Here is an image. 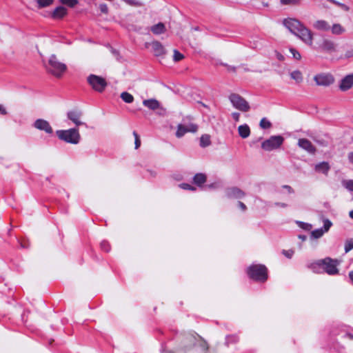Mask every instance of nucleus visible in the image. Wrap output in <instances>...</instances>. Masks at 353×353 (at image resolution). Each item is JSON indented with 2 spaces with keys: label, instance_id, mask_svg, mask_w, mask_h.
Returning <instances> with one entry per match:
<instances>
[{
  "label": "nucleus",
  "instance_id": "obj_1",
  "mask_svg": "<svg viewBox=\"0 0 353 353\" xmlns=\"http://www.w3.org/2000/svg\"><path fill=\"white\" fill-rule=\"evenodd\" d=\"M283 24L290 32L298 37L305 44L310 46L312 45L313 34L312 31L300 21L294 18H288L283 21Z\"/></svg>",
  "mask_w": 353,
  "mask_h": 353
},
{
  "label": "nucleus",
  "instance_id": "obj_2",
  "mask_svg": "<svg viewBox=\"0 0 353 353\" xmlns=\"http://www.w3.org/2000/svg\"><path fill=\"white\" fill-rule=\"evenodd\" d=\"M338 265L339 261L337 259L326 257L312 263L308 265V268L314 273L321 274L325 272L329 275H336L339 274Z\"/></svg>",
  "mask_w": 353,
  "mask_h": 353
},
{
  "label": "nucleus",
  "instance_id": "obj_3",
  "mask_svg": "<svg viewBox=\"0 0 353 353\" xmlns=\"http://www.w3.org/2000/svg\"><path fill=\"white\" fill-rule=\"evenodd\" d=\"M44 67L48 73L57 78L61 77L67 70L66 65L60 62L55 54L50 57L48 63H44Z\"/></svg>",
  "mask_w": 353,
  "mask_h": 353
},
{
  "label": "nucleus",
  "instance_id": "obj_4",
  "mask_svg": "<svg viewBox=\"0 0 353 353\" xmlns=\"http://www.w3.org/2000/svg\"><path fill=\"white\" fill-rule=\"evenodd\" d=\"M249 277L256 281L265 282L268 278V269L262 264H253L248 268Z\"/></svg>",
  "mask_w": 353,
  "mask_h": 353
},
{
  "label": "nucleus",
  "instance_id": "obj_5",
  "mask_svg": "<svg viewBox=\"0 0 353 353\" xmlns=\"http://www.w3.org/2000/svg\"><path fill=\"white\" fill-rule=\"evenodd\" d=\"M57 137L65 143L77 144L81 140V135L78 128H73L69 130H59L56 131Z\"/></svg>",
  "mask_w": 353,
  "mask_h": 353
},
{
  "label": "nucleus",
  "instance_id": "obj_6",
  "mask_svg": "<svg viewBox=\"0 0 353 353\" xmlns=\"http://www.w3.org/2000/svg\"><path fill=\"white\" fill-rule=\"evenodd\" d=\"M87 81L92 88L99 93L103 92L108 85L106 80L95 74H90L87 77Z\"/></svg>",
  "mask_w": 353,
  "mask_h": 353
},
{
  "label": "nucleus",
  "instance_id": "obj_7",
  "mask_svg": "<svg viewBox=\"0 0 353 353\" xmlns=\"http://www.w3.org/2000/svg\"><path fill=\"white\" fill-rule=\"evenodd\" d=\"M284 138L281 135L271 136L261 143V148L265 151L276 150L283 143Z\"/></svg>",
  "mask_w": 353,
  "mask_h": 353
},
{
  "label": "nucleus",
  "instance_id": "obj_8",
  "mask_svg": "<svg viewBox=\"0 0 353 353\" xmlns=\"http://www.w3.org/2000/svg\"><path fill=\"white\" fill-rule=\"evenodd\" d=\"M229 99L233 106L240 111L248 112L250 109L248 102L239 94H231L229 96Z\"/></svg>",
  "mask_w": 353,
  "mask_h": 353
},
{
  "label": "nucleus",
  "instance_id": "obj_9",
  "mask_svg": "<svg viewBox=\"0 0 353 353\" xmlns=\"http://www.w3.org/2000/svg\"><path fill=\"white\" fill-rule=\"evenodd\" d=\"M337 45L332 41L327 39H323L318 44L316 50L327 53H332L336 50Z\"/></svg>",
  "mask_w": 353,
  "mask_h": 353
},
{
  "label": "nucleus",
  "instance_id": "obj_10",
  "mask_svg": "<svg viewBox=\"0 0 353 353\" xmlns=\"http://www.w3.org/2000/svg\"><path fill=\"white\" fill-rule=\"evenodd\" d=\"M318 85L329 86L334 82L333 76L330 74H319L314 77Z\"/></svg>",
  "mask_w": 353,
  "mask_h": 353
},
{
  "label": "nucleus",
  "instance_id": "obj_11",
  "mask_svg": "<svg viewBox=\"0 0 353 353\" xmlns=\"http://www.w3.org/2000/svg\"><path fill=\"white\" fill-rule=\"evenodd\" d=\"M82 115H83V113L81 110H74L68 112L67 118L69 120L72 121L77 125V128L79 125H85L86 126L85 123L80 121V119L81 118Z\"/></svg>",
  "mask_w": 353,
  "mask_h": 353
},
{
  "label": "nucleus",
  "instance_id": "obj_12",
  "mask_svg": "<svg viewBox=\"0 0 353 353\" xmlns=\"http://www.w3.org/2000/svg\"><path fill=\"white\" fill-rule=\"evenodd\" d=\"M33 126L39 130H43L46 132L47 134H52L53 132L52 128L50 125L49 122L42 119H37L34 122Z\"/></svg>",
  "mask_w": 353,
  "mask_h": 353
},
{
  "label": "nucleus",
  "instance_id": "obj_13",
  "mask_svg": "<svg viewBox=\"0 0 353 353\" xmlns=\"http://www.w3.org/2000/svg\"><path fill=\"white\" fill-rule=\"evenodd\" d=\"M225 194L229 199H242L245 196V193L237 187L228 188L225 190Z\"/></svg>",
  "mask_w": 353,
  "mask_h": 353
},
{
  "label": "nucleus",
  "instance_id": "obj_14",
  "mask_svg": "<svg viewBox=\"0 0 353 353\" xmlns=\"http://www.w3.org/2000/svg\"><path fill=\"white\" fill-rule=\"evenodd\" d=\"M68 14V9L62 6H57L49 13V16L54 20H61Z\"/></svg>",
  "mask_w": 353,
  "mask_h": 353
},
{
  "label": "nucleus",
  "instance_id": "obj_15",
  "mask_svg": "<svg viewBox=\"0 0 353 353\" xmlns=\"http://www.w3.org/2000/svg\"><path fill=\"white\" fill-rule=\"evenodd\" d=\"M298 145L312 154H314L316 151L315 146L307 139H299L298 141Z\"/></svg>",
  "mask_w": 353,
  "mask_h": 353
},
{
  "label": "nucleus",
  "instance_id": "obj_16",
  "mask_svg": "<svg viewBox=\"0 0 353 353\" xmlns=\"http://www.w3.org/2000/svg\"><path fill=\"white\" fill-rule=\"evenodd\" d=\"M353 86V73L345 76L341 80L339 88L341 91H347Z\"/></svg>",
  "mask_w": 353,
  "mask_h": 353
},
{
  "label": "nucleus",
  "instance_id": "obj_17",
  "mask_svg": "<svg viewBox=\"0 0 353 353\" xmlns=\"http://www.w3.org/2000/svg\"><path fill=\"white\" fill-rule=\"evenodd\" d=\"M199 337V339L201 341V348L205 351L207 352L208 350L209 346L205 340L203 339L201 336H199L198 334L195 333V334H189L187 336V339H188L190 342V345L192 346L195 345L196 341V337Z\"/></svg>",
  "mask_w": 353,
  "mask_h": 353
},
{
  "label": "nucleus",
  "instance_id": "obj_18",
  "mask_svg": "<svg viewBox=\"0 0 353 353\" xmlns=\"http://www.w3.org/2000/svg\"><path fill=\"white\" fill-rule=\"evenodd\" d=\"M146 45H149V43H147ZM150 46H152L153 52L154 55L157 57L163 55L165 53V50L163 46L158 41H154L152 42L151 43H150Z\"/></svg>",
  "mask_w": 353,
  "mask_h": 353
},
{
  "label": "nucleus",
  "instance_id": "obj_19",
  "mask_svg": "<svg viewBox=\"0 0 353 353\" xmlns=\"http://www.w3.org/2000/svg\"><path fill=\"white\" fill-rule=\"evenodd\" d=\"M143 104L151 110H156L161 106L160 103L155 99H145L143 101Z\"/></svg>",
  "mask_w": 353,
  "mask_h": 353
},
{
  "label": "nucleus",
  "instance_id": "obj_20",
  "mask_svg": "<svg viewBox=\"0 0 353 353\" xmlns=\"http://www.w3.org/2000/svg\"><path fill=\"white\" fill-rule=\"evenodd\" d=\"M330 169V166L329 163L325 161L316 164L314 168L316 172L323 173L325 175H327Z\"/></svg>",
  "mask_w": 353,
  "mask_h": 353
},
{
  "label": "nucleus",
  "instance_id": "obj_21",
  "mask_svg": "<svg viewBox=\"0 0 353 353\" xmlns=\"http://www.w3.org/2000/svg\"><path fill=\"white\" fill-rule=\"evenodd\" d=\"M207 181V176L203 173H197L193 177V183L199 187H201Z\"/></svg>",
  "mask_w": 353,
  "mask_h": 353
},
{
  "label": "nucleus",
  "instance_id": "obj_22",
  "mask_svg": "<svg viewBox=\"0 0 353 353\" xmlns=\"http://www.w3.org/2000/svg\"><path fill=\"white\" fill-rule=\"evenodd\" d=\"M150 30L154 34H161L165 32V26L163 23L159 22L150 28Z\"/></svg>",
  "mask_w": 353,
  "mask_h": 353
},
{
  "label": "nucleus",
  "instance_id": "obj_23",
  "mask_svg": "<svg viewBox=\"0 0 353 353\" xmlns=\"http://www.w3.org/2000/svg\"><path fill=\"white\" fill-rule=\"evenodd\" d=\"M238 132L239 136L245 139L248 137L250 134V127L247 124L241 125L239 126L238 128Z\"/></svg>",
  "mask_w": 353,
  "mask_h": 353
},
{
  "label": "nucleus",
  "instance_id": "obj_24",
  "mask_svg": "<svg viewBox=\"0 0 353 353\" xmlns=\"http://www.w3.org/2000/svg\"><path fill=\"white\" fill-rule=\"evenodd\" d=\"M313 26L314 28L319 30H328L330 29V26L328 23L324 20L316 21L314 23Z\"/></svg>",
  "mask_w": 353,
  "mask_h": 353
},
{
  "label": "nucleus",
  "instance_id": "obj_25",
  "mask_svg": "<svg viewBox=\"0 0 353 353\" xmlns=\"http://www.w3.org/2000/svg\"><path fill=\"white\" fill-rule=\"evenodd\" d=\"M345 30L339 23H335L332 27V32L334 34L340 35L345 32Z\"/></svg>",
  "mask_w": 353,
  "mask_h": 353
},
{
  "label": "nucleus",
  "instance_id": "obj_26",
  "mask_svg": "<svg viewBox=\"0 0 353 353\" xmlns=\"http://www.w3.org/2000/svg\"><path fill=\"white\" fill-rule=\"evenodd\" d=\"M211 144L210 137L208 134H203L200 139V145L205 148Z\"/></svg>",
  "mask_w": 353,
  "mask_h": 353
},
{
  "label": "nucleus",
  "instance_id": "obj_27",
  "mask_svg": "<svg viewBox=\"0 0 353 353\" xmlns=\"http://www.w3.org/2000/svg\"><path fill=\"white\" fill-rule=\"evenodd\" d=\"M120 97L121 99L127 103H131L134 101V97L128 92H123Z\"/></svg>",
  "mask_w": 353,
  "mask_h": 353
},
{
  "label": "nucleus",
  "instance_id": "obj_28",
  "mask_svg": "<svg viewBox=\"0 0 353 353\" xmlns=\"http://www.w3.org/2000/svg\"><path fill=\"white\" fill-rule=\"evenodd\" d=\"M37 3L38 8H43L52 5L54 0H34Z\"/></svg>",
  "mask_w": 353,
  "mask_h": 353
},
{
  "label": "nucleus",
  "instance_id": "obj_29",
  "mask_svg": "<svg viewBox=\"0 0 353 353\" xmlns=\"http://www.w3.org/2000/svg\"><path fill=\"white\" fill-rule=\"evenodd\" d=\"M186 132H188V130L186 126L179 124L177 126V130L176 132V136L178 138L182 137Z\"/></svg>",
  "mask_w": 353,
  "mask_h": 353
},
{
  "label": "nucleus",
  "instance_id": "obj_30",
  "mask_svg": "<svg viewBox=\"0 0 353 353\" xmlns=\"http://www.w3.org/2000/svg\"><path fill=\"white\" fill-rule=\"evenodd\" d=\"M290 77L295 80L296 83H301L303 81V76L299 70H295L290 73Z\"/></svg>",
  "mask_w": 353,
  "mask_h": 353
},
{
  "label": "nucleus",
  "instance_id": "obj_31",
  "mask_svg": "<svg viewBox=\"0 0 353 353\" xmlns=\"http://www.w3.org/2000/svg\"><path fill=\"white\" fill-rule=\"evenodd\" d=\"M324 233L325 232L323 231V228L314 230L311 232V238L319 239L323 235Z\"/></svg>",
  "mask_w": 353,
  "mask_h": 353
},
{
  "label": "nucleus",
  "instance_id": "obj_32",
  "mask_svg": "<svg viewBox=\"0 0 353 353\" xmlns=\"http://www.w3.org/2000/svg\"><path fill=\"white\" fill-rule=\"evenodd\" d=\"M60 3L63 5L67 6L70 8H74L78 4L77 0H59Z\"/></svg>",
  "mask_w": 353,
  "mask_h": 353
},
{
  "label": "nucleus",
  "instance_id": "obj_33",
  "mask_svg": "<svg viewBox=\"0 0 353 353\" xmlns=\"http://www.w3.org/2000/svg\"><path fill=\"white\" fill-rule=\"evenodd\" d=\"M342 185L343 187H345L347 190H348L350 192H353V180H343L342 181Z\"/></svg>",
  "mask_w": 353,
  "mask_h": 353
},
{
  "label": "nucleus",
  "instance_id": "obj_34",
  "mask_svg": "<svg viewBox=\"0 0 353 353\" xmlns=\"http://www.w3.org/2000/svg\"><path fill=\"white\" fill-rule=\"evenodd\" d=\"M259 125L263 129H268L272 127V123L266 118H263L260 121Z\"/></svg>",
  "mask_w": 353,
  "mask_h": 353
},
{
  "label": "nucleus",
  "instance_id": "obj_35",
  "mask_svg": "<svg viewBox=\"0 0 353 353\" xmlns=\"http://www.w3.org/2000/svg\"><path fill=\"white\" fill-rule=\"evenodd\" d=\"M353 249V239H349L345 243V252L347 253Z\"/></svg>",
  "mask_w": 353,
  "mask_h": 353
},
{
  "label": "nucleus",
  "instance_id": "obj_36",
  "mask_svg": "<svg viewBox=\"0 0 353 353\" xmlns=\"http://www.w3.org/2000/svg\"><path fill=\"white\" fill-rule=\"evenodd\" d=\"M238 341L239 338L235 335L228 336L225 340V345L228 346L230 343H235Z\"/></svg>",
  "mask_w": 353,
  "mask_h": 353
},
{
  "label": "nucleus",
  "instance_id": "obj_37",
  "mask_svg": "<svg viewBox=\"0 0 353 353\" xmlns=\"http://www.w3.org/2000/svg\"><path fill=\"white\" fill-rule=\"evenodd\" d=\"M281 4L289 5V6H296L299 5L301 0H280Z\"/></svg>",
  "mask_w": 353,
  "mask_h": 353
},
{
  "label": "nucleus",
  "instance_id": "obj_38",
  "mask_svg": "<svg viewBox=\"0 0 353 353\" xmlns=\"http://www.w3.org/2000/svg\"><path fill=\"white\" fill-rule=\"evenodd\" d=\"M183 58V54H182L179 51H178L177 50H174L173 59L174 61H179L182 60Z\"/></svg>",
  "mask_w": 353,
  "mask_h": 353
},
{
  "label": "nucleus",
  "instance_id": "obj_39",
  "mask_svg": "<svg viewBox=\"0 0 353 353\" xmlns=\"http://www.w3.org/2000/svg\"><path fill=\"white\" fill-rule=\"evenodd\" d=\"M332 225V222L329 219H325L323 220V228H322L323 229V231L326 232L330 230Z\"/></svg>",
  "mask_w": 353,
  "mask_h": 353
},
{
  "label": "nucleus",
  "instance_id": "obj_40",
  "mask_svg": "<svg viewBox=\"0 0 353 353\" xmlns=\"http://www.w3.org/2000/svg\"><path fill=\"white\" fill-rule=\"evenodd\" d=\"M133 135L134 137V144H135V149H138L141 145V140L139 138V134L136 131L133 132Z\"/></svg>",
  "mask_w": 353,
  "mask_h": 353
},
{
  "label": "nucleus",
  "instance_id": "obj_41",
  "mask_svg": "<svg viewBox=\"0 0 353 353\" xmlns=\"http://www.w3.org/2000/svg\"><path fill=\"white\" fill-rule=\"evenodd\" d=\"M179 187L184 190H188L191 191H195L196 188L188 183H183L179 185Z\"/></svg>",
  "mask_w": 353,
  "mask_h": 353
},
{
  "label": "nucleus",
  "instance_id": "obj_42",
  "mask_svg": "<svg viewBox=\"0 0 353 353\" xmlns=\"http://www.w3.org/2000/svg\"><path fill=\"white\" fill-rule=\"evenodd\" d=\"M297 223H298V225H299L300 228H301L302 229H303L305 230H310L312 228V225L311 224H309V223H304V222H301V221H297Z\"/></svg>",
  "mask_w": 353,
  "mask_h": 353
},
{
  "label": "nucleus",
  "instance_id": "obj_43",
  "mask_svg": "<svg viewBox=\"0 0 353 353\" xmlns=\"http://www.w3.org/2000/svg\"><path fill=\"white\" fill-rule=\"evenodd\" d=\"M101 248L105 252H109L110 250V245L106 241H103L101 243Z\"/></svg>",
  "mask_w": 353,
  "mask_h": 353
},
{
  "label": "nucleus",
  "instance_id": "obj_44",
  "mask_svg": "<svg viewBox=\"0 0 353 353\" xmlns=\"http://www.w3.org/2000/svg\"><path fill=\"white\" fill-rule=\"evenodd\" d=\"M290 52L292 54L294 59L300 60L301 58V54L294 48L290 49Z\"/></svg>",
  "mask_w": 353,
  "mask_h": 353
},
{
  "label": "nucleus",
  "instance_id": "obj_45",
  "mask_svg": "<svg viewBox=\"0 0 353 353\" xmlns=\"http://www.w3.org/2000/svg\"><path fill=\"white\" fill-rule=\"evenodd\" d=\"M99 10L101 13H103L105 14H108V12H109L108 7L105 3H101L99 5Z\"/></svg>",
  "mask_w": 353,
  "mask_h": 353
},
{
  "label": "nucleus",
  "instance_id": "obj_46",
  "mask_svg": "<svg viewBox=\"0 0 353 353\" xmlns=\"http://www.w3.org/2000/svg\"><path fill=\"white\" fill-rule=\"evenodd\" d=\"M336 6H339V8H341L342 10H343L345 12H348L350 10V7L344 3H340L339 1H336V3H335Z\"/></svg>",
  "mask_w": 353,
  "mask_h": 353
},
{
  "label": "nucleus",
  "instance_id": "obj_47",
  "mask_svg": "<svg viewBox=\"0 0 353 353\" xmlns=\"http://www.w3.org/2000/svg\"><path fill=\"white\" fill-rule=\"evenodd\" d=\"M283 254H284L287 258L291 259L294 253V250H283L282 251Z\"/></svg>",
  "mask_w": 353,
  "mask_h": 353
},
{
  "label": "nucleus",
  "instance_id": "obj_48",
  "mask_svg": "<svg viewBox=\"0 0 353 353\" xmlns=\"http://www.w3.org/2000/svg\"><path fill=\"white\" fill-rule=\"evenodd\" d=\"M188 132H196L198 130V126L196 124L191 123L189 126L186 127Z\"/></svg>",
  "mask_w": 353,
  "mask_h": 353
},
{
  "label": "nucleus",
  "instance_id": "obj_49",
  "mask_svg": "<svg viewBox=\"0 0 353 353\" xmlns=\"http://www.w3.org/2000/svg\"><path fill=\"white\" fill-rule=\"evenodd\" d=\"M219 183H212L211 184H208L205 188L208 189H215L219 188Z\"/></svg>",
  "mask_w": 353,
  "mask_h": 353
},
{
  "label": "nucleus",
  "instance_id": "obj_50",
  "mask_svg": "<svg viewBox=\"0 0 353 353\" xmlns=\"http://www.w3.org/2000/svg\"><path fill=\"white\" fill-rule=\"evenodd\" d=\"M283 188L286 189L287 191L290 193V194H292L294 192V190H293V188L290 186V185H284L283 186Z\"/></svg>",
  "mask_w": 353,
  "mask_h": 353
},
{
  "label": "nucleus",
  "instance_id": "obj_51",
  "mask_svg": "<svg viewBox=\"0 0 353 353\" xmlns=\"http://www.w3.org/2000/svg\"><path fill=\"white\" fill-rule=\"evenodd\" d=\"M276 58L281 61H283L285 59L284 56L277 51H276Z\"/></svg>",
  "mask_w": 353,
  "mask_h": 353
},
{
  "label": "nucleus",
  "instance_id": "obj_52",
  "mask_svg": "<svg viewBox=\"0 0 353 353\" xmlns=\"http://www.w3.org/2000/svg\"><path fill=\"white\" fill-rule=\"evenodd\" d=\"M232 118L236 121H239L240 118V114L239 112H233L232 114Z\"/></svg>",
  "mask_w": 353,
  "mask_h": 353
},
{
  "label": "nucleus",
  "instance_id": "obj_53",
  "mask_svg": "<svg viewBox=\"0 0 353 353\" xmlns=\"http://www.w3.org/2000/svg\"><path fill=\"white\" fill-rule=\"evenodd\" d=\"M238 205L243 211H245L247 210L246 205L241 201L238 202Z\"/></svg>",
  "mask_w": 353,
  "mask_h": 353
},
{
  "label": "nucleus",
  "instance_id": "obj_54",
  "mask_svg": "<svg viewBox=\"0 0 353 353\" xmlns=\"http://www.w3.org/2000/svg\"><path fill=\"white\" fill-rule=\"evenodd\" d=\"M0 113L2 114V115H6L8 114V112L7 110L5 109V108H3V106L2 105L0 104Z\"/></svg>",
  "mask_w": 353,
  "mask_h": 353
},
{
  "label": "nucleus",
  "instance_id": "obj_55",
  "mask_svg": "<svg viewBox=\"0 0 353 353\" xmlns=\"http://www.w3.org/2000/svg\"><path fill=\"white\" fill-rule=\"evenodd\" d=\"M345 56L346 58L352 57H353V50L347 51Z\"/></svg>",
  "mask_w": 353,
  "mask_h": 353
},
{
  "label": "nucleus",
  "instance_id": "obj_56",
  "mask_svg": "<svg viewBox=\"0 0 353 353\" xmlns=\"http://www.w3.org/2000/svg\"><path fill=\"white\" fill-rule=\"evenodd\" d=\"M274 205L276 206H279V207H281V208H286L288 206V205L285 203H281V202H276L274 203Z\"/></svg>",
  "mask_w": 353,
  "mask_h": 353
},
{
  "label": "nucleus",
  "instance_id": "obj_57",
  "mask_svg": "<svg viewBox=\"0 0 353 353\" xmlns=\"http://www.w3.org/2000/svg\"><path fill=\"white\" fill-rule=\"evenodd\" d=\"M348 159L351 163H353V152H350L348 154Z\"/></svg>",
  "mask_w": 353,
  "mask_h": 353
},
{
  "label": "nucleus",
  "instance_id": "obj_58",
  "mask_svg": "<svg viewBox=\"0 0 353 353\" xmlns=\"http://www.w3.org/2000/svg\"><path fill=\"white\" fill-rule=\"evenodd\" d=\"M227 67H228V70L229 71H232V72H235L236 71V68L234 67V66H230V65H225Z\"/></svg>",
  "mask_w": 353,
  "mask_h": 353
},
{
  "label": "nucleus",
  "instance_id": "obj_59",
  "mask_svg": "<svg viewBox=\"0 0 353 353\" xmlns=\"http://www.w3.org/2000/svg\"><path fill=\"white\" fill-rule=\"evenodd\" d=\"M112 54H113L114 56H116V57H117V59H118V57H119V52H118L117 50H115V49H112Z\"/></svg>",
  "mask_w": 353,
  "mask_h": 353
},
{
  "label": "nucleus",
  "instance_id": "obj_60",
  "mask_svg": "<svg viewBox=\"0 0 353 353\" xmlns=\"http://www.w3.org/2000/svg\"><path fill=\"white\" fill-rule=\"evenodd\" d=\"M345 336L349 338L350 340H353V334L351 333H346L345 334Z\"/></svg>",
  "mask_w": 353,
  "mask_h": 353
},
{
  "label": "nucleus",
  "instance_id": "obj_61",
  "mask_svg": "<svg viewBox=\"0 0 353 353\" xmlns=\"http://www.w3.org/2000/svg\"><path fill=\"white\" fill-rule=\"evenodd\" d=\"M349 277H350V279L352 283L353 284V270L350 272Z\"/></svg>",
  "mask_w": 353,
  "mask_h": 353
},
{
  "label": "nucleus",
  "instance_id": "obj_62",
  "mask_svg": "<svg viewBox=\"0 0 353 353\" xmlns=\"http://www.w3.org/2000/svg\"><path fill=\"white\" fill-rule=\"evenodd\" d=\"M299 238L301 239L302 241H305L307 239V236L305 235H299Z\"/></svg>",
  "mask_w": 353,
  "mask_h": 353
},
{
  "label": "nucleus",
  "instance_id": "obj_63",
  "mask_svg": "<svg viewBox=\"0 0 353 353\" xmlns=\"http://www.w3.org/2000/svg\"><path fill=\"white\" fill-rule=\"evenodd\" d=\"M21 248H27L28 247V244L24 243L23 242L21 243Z\"/></svg>",
  "mask_w": 353,
  "mask_h": 353
},
{
  "label": "nucleus",
  "instance_id": "obj_64",
  "mask_svg": "<svg viewBox=\"0 0 353 353\" xmlns=\"http://www.w3.org/2000/svg\"><path fill=\"white\" fill-rule=\"evenodd\" d=\"M350 216L353 219V210H351L349 214Z\"/></svg>",
  "mask_w": 353,
  "mask_h": 353
}]
</instances>
